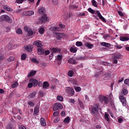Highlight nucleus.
I'll list each match as a JSON object with an SVG mask.
<instances>
[{"instance_id":"cd10ccee","label":"nucleus","mask_w":129,"mask_h":129,"mask_svg":"<svg viewBox=\"0 0 129 129\" xmlns=\"http://www.w3.org/2000/svg\"><path fill=\"white\" fill-rule=\"evenodd\" d=\"M76 45L77 47H81V46H83V43L81 41H77L76 43Z\"/></svg>"},{"instance_id":"b1692460","label":"nucleus","mask_w":129,"mask_h":129,"mask_svg":"<svg viewBox=\"0 0 129 129\" xmlns=\"http://www.w3.org/2000/svg\"><path fill=\"white\" fill-rule=\"evenodd\" d=\"M25 50H27L28 52H31L33 50L32 47L29 46H26L25 47Z\"/></svg>"},{"instance_id":"6ab92c4d","label":"nucleus","mask_w":129,"mask_h":129,"mask_svg":"<svg viewBox=\"0 0 129 129\" xmlns=\"http://www.w3.org/2000/svg\"><path fill=\"white\" fill-rule=\"evenodd\" d=\"M49 86L50 85L47 82H44L42 85V88H43V89H47Z\"/></svg>"},{"instance_id":"0e129e2a","label":"nucleus","mask_w":129,"mask_h":129,"mask_svg":"<svg viewBox=\"0 0 129 129\" xmlns=\"http://www.w3.org/2000/svg\"><path fill=\"white\" fill-rule=\"evenodd\" d=\"M103 72V71H100V72L97 73L95 76V77H98L99 76L100 74Z\"/></svg>"},{"instance_id":"a211bd4d","label":"nucleus","mask_w":129,"mask_h":129,"mask_svg":"<svg viewBox=\"0 0 129 129\" xmlns=\"http://www.w3.org/2000/svg\"><path fill=\"white\" fill-rule=\"evenodd\" d=\"M100 45L106 47H111V44L106 42H101Z\"/></svg>"},{"instance_id":"774afa93","label":"nucleus","mask_w":129,"mask_h":129,"mask_svg":"<svg viewBox=\"0 0 129 129\" xmlns=\"http://www.w3.org/2000/svg\"><path fill=\"white\" fill-rule=\"evenodd\" d=\"M7 129H12V125L11 124H8V126L7 127Z\"/></svg>"},{"instance_id":"2f4dec72","label":"nucleus","mask_w":129,"mask_h":129,"mask_svg":"<svg viewBox=\"0 0 129 129\" xmlns=\"http://www.w3.org/2000/svg\"><path fill=\"white\" fill-rule=\"evenodd\" d=\"M44 32L45 29L43 27H41L39 30V33L41 35L43 34Z\"/></svg>"},{"instance_id":"dca6fc26","label":"nucleus","mask_w":129,"mask_h":129,"mask_svg":"<svg viewBox=\"0 0 129 129\" xmlns=\"http://www.w3.org/2000/svg\"><path fill=\"white\" fill-rule=\"evenodd\" d=\"M45 53V50L42 48H40L38 49V54L39 55H43Z\"/></svg>"},{"instance_id":"f3484780","label":"nucleus","mask_w":129,"mask_h":129,"mask_svg":"<svg viewBox=\"0 0 129 129\" xmlns=\"http://www.w3.org/2000/svg\"><path fill=\"white\" fill-rule=\"evenodd\" d=\"M69 82V83H72L74 85H78V82L73 79H70Z\"/></svg>"},{"instance_id":"ea45409f","label":"nucleus","mask_w":129,"mask_h":129,"mask_svg":"<svg viewBox=\"0 0 129 129\" xmlns=\"http://www.w3.org/2000/svg\"><path fill=\"white\" fill-rule=\"evenodd\" d=\"M28 104L30 106H32V107L34 106V105H35V104L32 101H28Z\"/></svg>"},{"instance_id":"052dcab7","label":"nucleus","mask_w":129,"mask_h":129,"mask_svg":"<svg viewBox=\"0 0 129 129\" xmlns=\"http://www.w3.org/2000/svg\"><path fill=\"white\" fill-rule=\"evenodd\" d=\"M78 15L79 16H82V17H84L86 15V14H85V13L83 12V13H80Z\"/></svg>"},{"instance_id":"c03bdc74","label":"nucleus","mask_w":129,"mask_h":129,"mask_svg":"<svg viewBox=\"0 0 129 129\" xmlns=\"http://www.w3.org/2000/svg\"><path fill=\"white\" fill-rule=\"evenodd\" d=\"M15 57L14 56H10L9 58H8V61L9 62H12L14 60Z\"/></svg>"},{"instance_id":"79ce46f5","label":"nucleus","mask_w":129,"mask_h":129,"mask_svg":"<svg viewBox=\"0 0 129 129\" xmlns=\"http://www.w3.org/2000/svg\"><path fill=\"white\" fill-rule=\"evenodd\" d=\"M36 93L35 92L32 93L29 95V97L30 98H33L36 96Z\"/></svg>"},{"instance_id":"72a5a7b5","label":"nucleus","mask_w":129,"mask_h":129,"mask_svg":"<svg viewBox=\"0 0 129 129\" xmlns=\"http://www.w3.org/2000/svg\"><path fill=\"white\" fill-rule=\"evenodd\" d=\"M61 30V28L59 27H54L52 28V31H56V32H60Z\"/></svg>"},{"instance_id":"680f3d73","label":"nucleus","mask_w":129,"mask_h":129,"mask_svg":"<svg viewBox=\"0 0 129 129\" xmlns=\"http://www.w3.org/2000/svg\"><path fill=\"white\" fill-rule=\"evenodd\" d=\"M69 102L71 103H75L76 101L75 99H69Z\"/></svg>"},{"instance_id":"e2e57ef3","label":"nucleus","mask_w":129,"mask_h":129,"mask_svg":"<svg viewBox=\"0 0 129 129\" xmlns=\"http://www.w3.org/2000/svg\"><path fill=\"white\" fill-rule=\"evenodd\" d=\"M19 129H27L26 127L23 125H20L19 126Z\"/></svg>"},{"instance_id":"f704fd0d","label":"nucleus","mask_w":129,"mask_h":129,"mask_svg":"<svg viewBox=\"0 0 129 129\" xmlns=\"http://www.w3.org/2000/svg\"><path fill=\"white\" fill-rule=\"evenodd\" d=\"M39 12L40 14H43L45 13V9L44 8H41L39 10Z\"/></svg>"},{"instance_id":"473e14b6","label":"nucleus","mask_w":129,"mask_h":129,"mask_svg":"<svg viewBox=\"0 0 129 129\" xmlns=\"http://www.w3.org/2000/svg\"><path fill=\"white\" fill-rule=\"evenodd\" d=\"M28 34H29V36H32L34 35V32L32 31V29H29V30L27 31Z\"/></svg>"},{"instance_id":"4468645a","label":"nucleus","mask_w":129,"mask_h":129,"mask_svg":"<svg viewBox=\"0 0 129 129\" xmlns=\"http://www.w3.org/2000/svg\"><path fill=\"white\" fill-rule=\"evenodd\" d=\"M85 46L87 47L89 49H92L94 47V45L90 44L88 42H86L84 44Z\"/></svg>"},{"instance_id":"bb28decb","label":"nucleus","mask_w":129,"mask_h":129,"mask_svg":"<svg viewBox=\"0 0 129 129\" xmlns=\"http://www.w3.org/2000/svg\"><path fill=\"white\" fill-rule=\"evenodd\" d=\"M39 108L38 107V106H36V107H35L34 108V113H35V114L36 115H37L38 113H39Z\"/></svg>"},{"instance_id":"2eb2a0df","label":"nucleus","mask_w":129,"mask_h":129,"mask_svg":"<svg viewBox=\"0 0 129 129\" xmlns=\"http://www.w3.org/2000/svg\"><path fill=\"white\" fill-rule=\"evenodd\" d=\"M96 13L97 14L98 17H99L100 19L103 22H106V20H105V18L103 17H102V16L101 15L99 11H97Z\"/></svg>"},{"instance_id":"6e6d98bb","label":"nucleus","mask_w":129,"mask_h":129,"mask_svg":"<svg viewBox=\"0 0 129 129\" xmlns=\"http://www.w3.org/2000/svg\"><path fill=\"white\" fill-rule=\"evenodd\" d=\"M58 115H59V112L58 111L54 112L53 113V116L54 117H57L58 116Z\"/></svg>"},{"instance_id":"3c124183","label":"nucleus","mask_w":129,"mask_h":129,"mask_svg":"<svg viewBox=\"0 0 129 129\" xmlns=\"http://www.w3.org/2000/svg\"><path fill=\"white\" fill-rule=\"evenodd\" d=\"M75 90H76V92H79L80 91H81V88L79 87H76L75 88Z\"/></svg>"},{"instance_id":"864d4df0","label":"nucleus","mask_w":129,"mask_h":129,"mask_svg":"<svg viewBox=\"0 0 129 129\" xmlns=\"http://www.w3.org/2000/svg\"><path fill=\"white\" fill-rule=\"evenodd\" d=\"M16 33H17V34H21L22 33V31L21 29H20V28H19V29L17 30Z\"/></svg>"},{"instance_id":"c9c22d12","label":"nucleus","mask_w":129,"mask_h":129,"mask_svg":"<svg viewBox=\"0 0 129 129\" xmlns=\"http://www.w3.org/2000/svg\"><path fill=\"white\" fill-rule=\"evenodd\" d=\"M113 57H114V59H120L121 57V55L120 54H115L113 56Z\"/></svg>"},{"instance_id":"4c0bfd02","label":"nucleus","mask_w":129,"mask_h":129,"mask_svg":"<svg viewBox=\"0 0 129 129\" xmlns=\"http://www.w3.org/2000/svg\"><path fill=\"white\" fill-rule=\"evenodd\" d=\"M52 4L54 5L57 6L58 5V0H51Z\"/></svg>"},{"instance_id":"39448f33","label":"nucleus","mask_w":129,"mask_h":129,"mask_svg":"<svg viewBox=\"0 0 129 129\" xmlns=\"http://www.w3.org/2000/svg\"><path fill=\"white\" fill-rule=\"evenodd\" d=\"M63 106L61 105V104L59 103H55L54 104V106L53 107V110L54 111H57L59 110V109H62Z\"/></svg>"},{"instance_id":"c85d7f7f","label":"nucleus","mask_w":129,"mask_h":129,"mask_svg":"<svg viewBox=\"0 0 129 129\" xmlns=\"http://www.w3.org/2000/svg\"><path fill=\"white\" fill-rule=\"evenodd\" d=\"M70 51L74 53H76L78 51L77 49L74 47H71Z\"/></svg>"},{"instance_id":"f257e3e1","label":"nucleus","mask_w":129,"mask_h":129,"mask_svg":"<svg viewBox=\"0 0 129 129\" xmlns=\"http://www.w3.org/2000/svg\"><path fill=\"white\" fill-rule=\"evenodd\" d=\"M99 105L98 103L94 104V105H90L89 107V108L91 111V113L94 115H97L98 113Z\"/></svg>"},{"instance_id":"aec40b11","label":"nucleus","mask_w":129,"mask_h":129,"mask_svg":"<svg viewBox=\"0 0 129 129\" xmlns=\"http://www.w3.org/2000/svg\"><path fill=\"white\" fill-rule=\"evenodd\" d=\"M128 93V91L126 89L122 90V92L120 93V96H124Z\"/></svg>"},{"instance_id":"a878e982","label":"nucleus","mask_w":129,"mask_h":129,"mask_svg":"<svg viewBox=\"0 0 129 129\" xmlns=\"http://www.w3.org/2000/svg\"><path fill=\"white\" fill-rule=\"evenodd\" d=\"M104 117L105 120L108 121L109 122L110 121L109 118V114L108 113H107L106 112H105V114L104 115Z\"/></svg>"},{"instance_id":"13d9d810","label":"nucleus","mask_w":129,"mask_h":129,"mask_svg":"<svg viewBox=\"0 0 129 129\" xmlns=\"http://www.w3.org/2000/svg\"><path fill=\"white\" fill-rule=\"evenodd\" d=\"M88 11L92 14H94L95 13L94 11L90 8L88 9Z\"/></svg>"},{"instance_id":"f03ea898","label":"nucleus","mask_w":129,"mask_h":129,"mask_svg":"<svg viewBox=\"0 0 129 129\" xmlns=\"http://www.w3.org/2000/svg\"><path fill=\"white\" fill-rule=\"evenodd\" d=\"M66 92L69 94V96H73L75 94V91L73 87H67L65 88Z\"/></svg>"},{"instance_id":"37998d69","label":"nucleus","mask_w":129,"mask_h":129,"mask_svg":"<svg viewBox=\"0 0 129 129\" xmlns=\"http://www.w3.org/2000/svg\"><path fill=\"white\" fill-rule=\"evenodd\" d=\"M4 9L9 12L11 11V9L8 6H7V5H5L4 7Z\"/></svg>"},{"instance_id":"58836bf2","label":"nucleus","mask_w":129,"mask_h":129,"mask_svg":"<svg viewBox=\"0 0 129 129\" xmlns=\"http://www.w3.org/2000/svg\"><path fill=\"white\" fill-rule=\"evenodd\" d=\"M91 2L93 6L96 8L98 7V5H97V2L95 0H92Z\"/></svg>"},{"instance_id":"338daca9","label":"nucleus","mask_w":129,"mask_h":129,"mask_svg":"<svg viewBox=\"0 0 129 129\" xmlns=\"http://www.w3.org/2000/svg\"><path fill=\"white\" fill-rule=\"evenodd\" d=\"M118 14H119V16L121 17L124 16V14L121 11H118Z\"/></svg>"},{"instance_id":"a18cd8bd","label":"nucleus","mask_w":129,"mask_h":129,"mask_svg":"<svg viewBox=\"0 0 129 129\" xmlns=\"http://www.w3.org/2000/svg\"><path fill=\"white\" fill-rule=\"evenodd\" d=\"M18 85V82H15L12 85L11 87H12V88H16Z\"/></svg>"},{"instance_id":"4d7b16f0","label":"nucleus","mask_w":129,"mask_h":129,"mask_svg":"<svg viewBox=\"0 0 129 129\" xmlns=\"http://www.w3.org/2000/svg\"><path fill=\"white\" fill-rule=\"evenodd\" d=\"M26 0H17L16 3L17 4H22L24 1H25Z\"/></svg>"},{"instance_id":"8fccbe9b","label":"nucleus","mask_w":129,"mask_h":129,"mask_svg":"<svg viewBox=\"0 0 129 129\" xmlns=\"http://www.w3.org/2000/svg\"><path fill=\"white\" fill-rule=\"evenodd\" d=\"M5 59V55L3 53H0V61H3Z\"/></svg>"},{"instance_id":"de8ad7c7","label":"nucleus","mask_w":129,"mask_h":129,"mask_svg":"<svg viewBox=\"0 0 129 129\" xmlns=\"http://www.w3.org/2000/svg\"><path fill=\"white\" fill-rule=\"evenodd\" d=\"M62 59V55L59 54L57 56V60L58 61H60Z\"/></svg>"},{"instance_id":"4be33fe9","label":"nucleus","mask_w":129,"mask_h":129,"mask_svg":"<svg viewBox=\"0 0 129 129\" xmlns=\"http://www.w3.org/2000/svg\"><path fill=\"white\" fill-rule=\"evenodd\" d=\"M129 40V38L127 37H120V41H127Z\"/></svg>"},{"instance_id":"393cba45","label":"nucleus","mask_w":129,"mask_h":129,"mask_svg":"<svg viewBox=\"0 0 129 129\" xmlns=\"http://www.w3.org/2000/svg\"><path fill=\"white\" fill-rule=\"evenodd\" d=\"M74 75V71H69L68 73V76H69L70 77H73Z\"/></svg>"},{"instance_id":"5701e85b","label":"nucleus","mask_w":129,"mask_h":129,"mask_svg":"<svg viewBox=\"0 0 129 129\" xmlns=\"http://www.w3.org/2000/svg\"><path fill=\"white\" fill-rule=\"evenodd\" d=\"M71 121V119L70 117L67 116L66 118H64L63 120V122L64 123H69Z\"/></svg>"},{"instance_id":"c756f323","label":"nucleus","mask_w":129,"mask_h":129,"mask_svg":"<svg viewBox=\"0 0 129 129\" xmlns=\"http://www.w3.org/2000/svg\"><path fill=\"white\" fill-rule=\"evenodd\" d=\"M41 124L42 126H46V122L43 118H41Z\"/></svg>"},{"instance_id":"f8f14e48","label":"nucleus","mask_w":129,"mask_h":129,"mask_svg":"<svg viewBox=\"0 0 129 129\" xmlns=\"http://www.w3.org/2000/svg\"><path fill=\"white\" fill-rule=\"evenodd\" d=\"M104 76V80H107L111 77V74L109 73H106Z\"/></svg>"},{"instance_id":"bf43d9fd","label":"nucleus","mask_w":129,"mask_h":129,"mask_svg":"<svg viewBox=\"0 0 129 129\" xmlns=\"http://www.w3.org/2000/svg\"><path fill=\"white\" fill-rule=\"evenodd\" d=\"M124 83L129 86V79H126L124 81Z\"/></svg>"},{"instance_id":"1a4fd4ad","label":"nucleus","mask_w":129,"mask_h":129,"mask_svg":"<svg viewBox=\"0 0 129 129\" xmlns=\"http://www.w3.org/2000/svg\"><path fill=\"white\" fill-rule=\"evenodd\" d=\"M33 44L38 47L42 48L43 47V45L41 44V41L40 40H37L34 42Z\"/></svg>"},{"instance_id":"49530a36","label":"nucleus","mask_w":129,"mask_h":129,"mask_svg":"<svg viewBox=\"0 0 129 129\" xmlns=\"http://www.w3.org/2000/svg\"><path fill=\"white\" fill-rule=\"evenodd\" d=\"M63 99V98L62 96L58 95L57 96V100H59L60 101H62Z\"/></svg>"},{"instance_id":"412c9836","label":"nucleus","mask_w":129,"mask_h":129,"mask_svg":"<svg viewBox=\"0 0 129 129\" xmlns=\"http://www.w3.org/2000/svg\"><path fill=\"white\" fill-rule=\"evenodd\" d=\"M36 74V71H31L30 73H29L27 76L28 78L32 77L34 76Z\"/></svg>"},{"instance_id":"20e7f679","label":"nucleus","mask_w":129,"mask_h":129,"mask_svg":"<svg viewBox=\"0 0 129 129\" xmlns=\"http://www.w3.org/2000/svg\"><path fill=\"white\" fill-rule=\"evenodd\" d=\"M99 101L102 103H104V104H108L109 103V99L107 97L104 96L103 95H100L99 97Z\"/></svg>"},{"instance_id":"9d476101","label":"nucleus","mask_w":129,"mask_h":129,"mask_svg":"<svg viewBox=\"0 0 129 129\" xmlns=\"http://www.w3.org/2000/svg\"><path fill=\"white\" fill-rule=\"evenodd\" d=\"M68 62L71 64H75L77 63L76 59L74 57H70L68 60Z\"/></svg>"},{"instance_id":"ddd939ff","label":"nucleus","mask_w":129,"mask_h":129,"mask_svg":"<svg viewBox=\"0 0 129 129\" xmlns=\"http://www.w3.org/2000/svg\"><path fill=\"white\" fill-rule=\"evenodd\" d=\"M52 53H59L61 52V49L60 48H56L55 47H53L51 49Z\"/></svg>"},{"instance_id":"e433bc0d","label":"nucleus","mask_w":129,"mask_h":129,"mask_svg":"<svg viewBox=\"0 0 129 129\" xmlns=\"http://www.w3.org/2000/svg\"><path fill=\"white\" fill-rule=\"evenodd\" d=\"M27 57V55L25 53H23L21 55V60H25Z\"/></svg>"},{"instance_id":"69168bd1","label":"nucleus","mask_w":129,"mask_h":129,"mask_svg":"<svg viewBox=\"0 0 129 129\" xmlns=\"http://www.w3.org/2000/svg\"><path fill=\"white\" fill-rule=\"evenodd\" d=\"M33 84L32 83H29L28 85V87L29 88H31L33 87Z\"/></svg>"},{"instance_id":"a19ab883","label":"nucleus","mask_w":129,"mask_h":129,"mask_svg":"<svg viewBox=\"0 0 129 129\" xmlns=\"http://www.w3.org/2000/svg\"><path fill=\"white\" fill-rule=\"evenodd\" d=\"M31 61L33 63H39V61L35 58H32Z\"/></svg>"},{"instance_id":"423d86ee","label":"nucleus","mask_w":129,"mask_h":129,"mask_svg":"<svg viewBox=\"0 0 129 129\" xmlns=\"http://www.w3.org/2000/svg\"><path fill=\"white\" fill-rule=\"evenodd\" d=\"M119 99H120V100H121V102H122V105H123V106H125L126 105V100L124 97L123 96H119Z\"/></svg>"},{"instance_id":"603ef678","label":"nucleus","mask_w":129,"mask_h":129,"mask_svg":"<svg viewBox=\"0 0 129 129\" xmlns=\"http://www.w3.org/2000/svg\"><path fill=\"white\" fill-rule=\"evenodd\" d=\"M118 63L117 59L114 58V57H113V64H117Z\"/></svg>"},{"instance_id":"7ed1b4c3","label":"nucleus","mask_w":129,"mask_h":129,"mask_svg":"<svg viewBox=\"0 0 129 129\" xmlns=\"http://www.w3.org/2000/svg\"><path fill=\"white\" fill-rule=\"evenodd\" d=\"M0 21H6L9 23H12V19L7 15H4L0 17Z\"/></svg>"},{"instance_id":"5fc2aeb1","label":"nucleus","mask_w":129,"mask_h":129,"mask_svg":"<svg viewBox=\"0 0 129 129\" xmlns=\"http://www.w3.org/2000/svg\"><path fill=\"white\" fill-rule=\"evenodd\" d=\"M59 27L61 28V29H64V28H66V25H63L62 23H60L59 24Z\"/></svg>"},{"instance_id":"7c9ffc66","label":"nucleus","mask_w":129,"mask_h":129,"mask_svg":"<svg viewBox=\"0 0 129 129\" xmlns=\"http://www.w3.org/2000/svg\"><path fill=\"white\" fill-rule=\"evenodd\" d=\"M78 103L80 104V108L84 109V105L83 104V103L82 102V101H81V100H79Z\"/></svg>"},{"instance_id":"0eeeda50","label":"nucleus","mask_w":129,"mask_h":129,"mask_svg":"<svg viewBox=\"0 0 129 129\" xmlns=\"http://www.w3.org/2000/svg\"><path fill=\"white\" fill-rule=\"evenodd\" d=\"M48 20V18L46 15L42 16V17L39 19V21L40 23H45Z\"/></svg>"},{"instance_id":"6e6552de","label":"nucleus","mask_w":129,"mask_h":129,"mask_svg":"<svg viewBox=\"0 0 129 129\" xmlns=\"http://www.w3.org/2000/svg\"><path fill=\"white\" fill-rule=\"evenodd\" d=\"M34 14V13L32 11H29L27 12H24L23 15L26 16H31Z\"/></svg>"},{"instance_id":"09e8293b","label":"nucleus","mask_w":129,"mask_h":129,"mask_svg":"<svg viewBox=\"0 0 129 129\" xmlns=\"http://www.w3.org/2000/svg\"><path fill=\"white\" fill-rule=\"evenodd\" d=\"M78 6H76V5H72V6H70V9L71 10H74V9H78Z\"/></svg>"},{"instance_id":"9b49d317","label":"nucleus","mask_w":129,"mask_h":129,"mask_svg":"<svg viewBox=\"0 0 129 129\" xmlns=\"http://www.w3.org/2000/svg\"><path fill=\"white\" fill-rule=\"evenodd\" d=\"M30 82L33 83L34 87H36L38 84V81L36 79H31L30 80Z\"/></svg>"}]
</instances>
